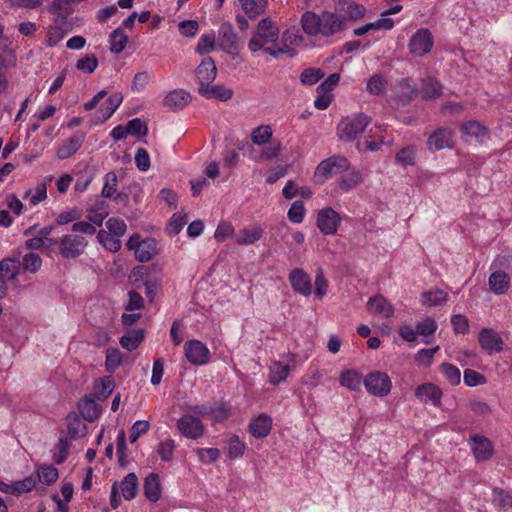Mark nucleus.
Wrapping results in <instances>:
<instances>
[{"label":"nucleus","mask_w":512,"mask_h":512,"mask_svg":"<svg viewBox=\"0 0 512 512\" xmlns=\"http://www.w3.org/2000/svg\"><path fill=\"white\" fill-rule=\"evenodd\" d=\"M98 67V60L94 55H86L76 63V68L87 74H91Z\"/></svg>","instance_id":"nucleus-59"},{"label":"nucleus","mask_w":512,"mask_h":512,"mask_svg":"<svg viewBox=\"0 0 512 512\" xmlns=\"http://www.w3.org/2000/svg\"><path fill=\"white\" fill-rule=\"evenodd\" d=\"M461 137L465 142H484L489 137L488 129L476 120L463 123L460 127Z\"/></svg>","instance_id":"nucleus-16"},{"label":"nucleus","mask_w":512,"mask_h":512,"mask_svg":"<svg viewBox=\"0 0 512 512\" xmlns=\"http://www.w3.org/2000/svg\"><path fill=\"white\" fill-rule=\"evenodd\" d=\"M440 370L451 385L456 386L460 384L461 372L458 367L450 363H443L440 366Z\"/></svg>","instance_id":"nucleus-53"},{"label":"nucleus","mask_w":512,"mask_h":512,"mask_svg":"<svg viewBox=\"0 0 512 512\" xmlns=\"http://www.w3.org/2000/svg\"><path fill=\"white\" fill-rule=\"evenodd\" d=\"M88 241L77 234L63 235L59 240V253L63 258H77L84 253Z\"/></svg>","instance_id":"nucleus-7"},{"label":"nucleus","mask_w":512,"mask_h":512,"mask_svg":"<svg viewBox=\"0 0 512 512\" xmlns=\"http://www.w3.org/2000/svg\"><path fill=\"white\" fill-rule=\"evenodd\" d=\"M245 450L246 444L237 435H232L225 440V453L230 460L242 457Z\"/></svg>","instance_id":"nucleus-31"},{"label":"nucleus","mask_w":512,"mask_h":512,"mask_svg":"<svg viewBox=\"0 0 512 512\" xmlns=\"http://www.w3.org/2000/svg\"><path fill=\"white\" fill-rule=\"evenodd\" d=\"M323 77L324 73L321 69L310 68L302 72L300 79L303 85H313Z\"/></svg>","instance_id":"nucleus-64"},{"label":"nucleus","mask_w":512,"mask_h":512,"mask_svg":"<svg viewBox=\"0 0 512 512\" xmlns=\"http://www.w3.org/2000/svg\"><path fill=\"white\" fill-rule=\"evenodd\" d=\"M447 296V293L440 289L427 291L422 294L423 303L430 306L442 305L446 302Z\"/></svg>","instance_id":"nucleus-46"},{"label":"nucleus","mask_w":512,"mask_h":512,"mask_svg":"<svg viewBox=\"0 0 512 512\" xmlns=\"http://www.w3.org/2000/svg\"><path fill=\"white\" fill-rule=\"evenodd\" d=\"M273 130L270 125H260L251 131V141L254 145L262 146L270 142Z\"/></svg>","instance_id":"nucleus-38"},{"label":"nucleus","mask_w":512,"mask_h":512,"mask_svg":"<svg viewBox=\"0 0 512 512\" xmlns=\"http://www.w3.org/2000/svg\"><path fill=\"white\" fill-rule=\"evenodd\" d=\"M122 100L123 97L120 93H114L109 96V98L100 106V116L93 120L94 124H101L108 120L120 106Z\"/></svg>","instance_id":"nucleus-22"},{"label":"nucleus","mask_w":512,"mask_h":512,"mask_svg":"<svg viewBox=\"0 0 512 512\" xmlns=\"http://www.w3.org/2000/svg\"><path fill=\"white\" fill-rule=\"evenodd\" d=\"M279 29L269 18L259 21L256 31L248 42V49L255 53L260 50L265 51V46L274 44L278 41Z\"/></svg>","instance_id":"nucleus-2"},{"label":"nucleus","mask_w":512,"mask_h":512,"mask_svg":"<svg viewBox=\"0 0 512 512\" xmlns=\"http://www.w3.org/2000/svg\"><path fill=\"white\" fill-rule=\"evenodd\" d=\"M433 37L428 29H419L409 41V50L411 54L417 57L429 53L433 47Z\"/></svg>","instance_id":"nucleus-11"},{"label":"nucleus","mask_w":512,"mask_h":512,"mask_svg":"<svg viewBox=\"0 0 512 512\" xmlns=\"http://www.w3.org/2000/svg\"><path fill=\"white\" fill-rule=\"evenodd\" d=\"M191 96L182 89L170 91L163 100V105L170 110H180L189 104Z\"/></svg>","instance_id":"nucleus-24"},{"label":"nucleus","mask_w":512,"mask_h":512,"mask_svg":"<svg viewBox=\"0 0 512 512\" xmlns=\"http://www.w3.org/2000/svg\"><path fill=\"white\" fill-rule=\"evenodd\" d=\"M272 428V419L267 414H260L249 424L250 433L256 438L266 437Z\"/></svg>","instance_id":"nucleus-27"},{"label":"nucleus","mask_w":512,"mask_h":512,"mask_svg":"<svg viewBox=\"0 0 512 512\" xmlns=\"http://www.w3.org/2000/svg\"><path fill=\"white\" fill-rule=\"evenodd\" d=\"M290 372L288 364H283L280 361L273 362L269 367V381L273 385H278L284 382Z\"/></svg>","instance_id":"nucleus-33"},{"label":"nucleus","mask_w":512,"mask_h":512,"mask_svg":"<svg viewBox=\"0 0 512 512\" xmlns=\"http://www.w3.org/2000/svg\"><path fill=\"white\" fill-rule=\"evenodd\" d=\"M127 247L134 252L139 262H148L158 254L157 242L153 238L140 239L137 234L132 235L127 241Z\"/></svg>","instance_id":"nucleus-5"},{"label":"nucleus","mask_w":512,"mask_h":512,"mask_svg":"<svg viewBox=\"0 0 512 512\" xmlns=\"http://www.w3.org/2000/svg\"><path fill=\"white\" fill-rule=\"evenodd\" d=\"M24 197L29 198L31 205H33V206L38 205L41 201H43L47 197L46 184L44 182H41L36 186L34 191H32L31 189L27 190L25 192Z\"/></svg>","instance_id":"nucleus-50"},{"label":"nucleus","mask_w":512,"mask_h":512,"mask_svg":"<svg viewBox=\"0 0 512 512\" xmlns=\"http://www.w3.org/2000/svg\"><path fill=\"white\" fill-rule=\"evenodd\" d=\"M336 10L338 13L325 11L320 15L312 11L305 12L301 17L304 32L311 36L328 37L342 31L348 19H361L366 12L363 5L347 0H340Z\"/></svg>","instance_id":"nucleus-1"},{"label":"nucleus","mask_w":512,"mask_h":512,"mask_svg":"<svg viewBox=\"0 0 512 512\" xmlns=\"http://www.w3.org/2000/svg\"><path fill=\"white\" fill-rule=\"evenodd\" d=\"M128 36L124 33L121 28L115 29L109 39L110 51L112 53H121L127 44Z\"/></svg>","instance_id":"nucleus-40"},{"label":"nucleus","mask_w":512,"mask_h":512,"mask_svg":"<svg viewBox=\"0 0 512 512\" xmlns=\"http://www.w3.org/2000/svg\"><path fill=\"white\" fill-rule=\"evenodd\" d=\"M328 281L324 276L323 270L318 268L315 276V296L322 299L327 294Z\"/></svg>","instance_id":"nucleus-62"},{"label":"nucleus","mask_w":512,"mask_h":512,"mask_svg":"<svg viewBox=\"0 0 512 512\" xmlns=\"http://www.w3.org/2000/svg\"><path fill=\"white\" fill-rule=\"evenodd\" d=\"M144 339V332L142 329L132 330L127 332L120 338L121 346L128 350H135Z\"/></svg>","instance_id":"nucleus-37"},{"label":"nucleus","mask_w":512,"mask_h":512,"mask_svg":"<svg viewBox=\"0 0 512 512\" xmlns=\"http://www.w3.org/2000/svg\"><path fill=\"white\" fill-rule=\"evenodd\" d=\"M367 310L373 315L381 318H390L394 314L393 305L382 295L370 297L367 302Z\"/></svg>","instance_id":"nucleus-19"},{"label":"nucleus","mask_w":512,"mask_h":512,"mask_svg":"<svg viewBox=\"0 0 512 512\" xmlns=\"http://www.w3.org/2000/svg\"><path fill=\"white\" fill-rule=\"evenodd\" d=\"M196 78L199 82V88L210 85L216 78L217 68L211 57H206L196 68Z\"/></svg>","instance_id":"nucleus-20"},{"label":"nucleus","mask_w":512,"mask_h":512,"mask_svg":"<svg viewBox=\"0 0 512 512\" xmlns=\"http://www.w3.org/2000/svg\"><path fill=\"white\" fill-rule=\"evenodd\" d=\"M175 447V441L172 439H166L165 441L161 442L157 447V453L161 460L165 462L171 461Z\"/></svg>","instance_id":"nucleus-57"},{"label":"nucleus","mask_w":512,"mask_h":512,"mask_svg":"<svg viewBox=\"0 0 512 512\" xmlns=\"http://www.w3.org/2000/svg\"><path fill=\"white\" fill-rule=\"evenodd\" d=\"M350 163L346 157L334 155L322 160L313 175L315 183L322 185L332 176L349 170Z\"/></svg>","instance_id":"nucleus-4"},{"label":"nucleus","mask_w":512,"mask_h":512,"mask_svg":"<svg viewBox=\"0 0 512 512\" xmlns=\"http://www.w3.org/2000/svg\"><path fill=\"white\" fill-rule=\"evenodd\" d=\"M215 48V35L214 33L203 34L196 46V52L200 55H205Z\"/></svg>","instance_id":"nucleus-52"},{"label":"nucleus","mask_w":512,"mask_h":512,"mask_svg":"<svg viewBox=\"0 0 512 512\" xmlns=\"http://www.w3.org/2000/svg\"><path fill=\"white\" fill-rule=\"evenodd\" d=\"M454 144V132L447 127H441L433 131L427 140V148L435 152L445 148H452Z\"/></svg>","instance_id":"nucleus-13"},{"label":"nucleus","mask_w":512,"mask_h":512,"mask_svg":"<svg viewBox=\"0 0 512 512\" xmlns=\"http://www.w3.org/2000/svg\"><path fill=\"white\" fill-rule=\"evenodd\" d=\"M20 262L16 259L6 258L0 261V277L5 281L13 280L19 273Z\"/></svg>","instance_id":"nucleus-39"},{"label":"nucleus","mask_w":512,"mask_h":512,"mask_svg":"<svg viewBox=\"0 0 512 512\" xmlns=\"http://www.w3.org/2000/svg\"><path fill=\"white\" fill-rule=\"evenodd\" d=\"M362 182V175L359 171L352 170L342 176L339 181V187L342 191L348 192Z\"/></svg>","instance_id":"nucleus-42"},{"label":"nucleus","mask_w":512,"mask_h":512,"mask_svg":"<svg viewBox=\"0 0 512 512\" xmlns=\"http://www.w3.org/2000/svg\"><path fill=\"white\" fill-rule=\"evenodd\" d=\"M478 341L488 355L500 353L503 350L504 342L499 333L493 329L483 328L479 333Z\"/></svg>","instance_id":"nucleus-14"},{"label":"nucleus","mask_w":512,"mask_h":512,"mask_svg":"<svg viewBox=\"0 0 512 512\" xmlns=\"http://www.w3.org/2000/svg\"><path fill=\"white\" fill-rule=\"evenodd\" d=\"M468 446L476 462L489 461L495 454L492 441L480 434L471 435L468 439Z\"/></svg>","instance_id":"nucleus-8"},{"label":"nucleus","mask_w":512,"mask_h":512,"mask_svg":"<svg viewBox=\"0 0 512 512\" xmlns=\"http://www.w3.org/2000/svg\"><path fill=\"white\" fill-rule=\"evenodd\" d=\"M198 92L207 99L215 98L222 102L230 100L233 96V90L221 84L205 85L203 88H198Z\"/></svg>","instance_id":"nucleus-26"},{"label":"nucleus","mask_w":512,"mask_h":512,"mask_svg":"<svg viewBox=\"0 0 512 512\" xmlns=\"http://www.w3.org/2000/svg\"><path fill=\"white\" fill-rule=\"evenodd\" d=\"M371 123V118L363 113H356L343 118L337 125V136L340 140L349 142L361 135Z\"/></svg>","instance_id":"nucleus-3"},{"label":"nucleus","mask_w":512,"mask_h":512,"mask_svg":"<svg viewBox=\"0 0 512 512\" xmlns=\"http://www.w3.org/2000/svg\"><path fill=\"white\" fill-rule=\"evenodd\" d=\"M422 93L425 98H436L442 93L441 84L432 77L423 80Z\"/></svg>","instance_id":"nucleus-45"},{"label":"nucleus","mask_w":512,"mask_h":512,"mask_svg":"<svg viewBox=\"0 0 512 512\" xmlns=\"http://www.w3.org/2000/svg\"><path fill=\"white\" fill-rule=\"evenodd\" d=\"M417 86L411 79H402L395 86V98L402 105L409 104L417 95Z\"/></svg>","instance_id":"nucleus-21"},{"label":"nucleus","mask_w":512,"mask_h":512,"mask_svg":"<svg viewBox=\"0 0 512 512\" xmlns=\"http://www.w3.org/2000/svg\"><path fill=\"white\" fill-rule=\"evenodd\" d=\"M363 384L368 393L378 397L387 396L392 388L390 377L382 371H373L367 374Z\"/></svg>","instance_id":"nucleus-6"},{"label":"nucleus","mask_w":512,"mask_h":512,"mask_svg":"<svg viewBox=\"0 0 512 512\" xmlns=\"http://www.w3.org/2000/svg\"><path fill=\"white\" fill-rule=\"evenodd\" d=\"M39 481L50 485L58 479V470L53 466H42L38 469Z\"/></svg>","instance_id":"nucleus-55"},{"label":"nucleus","mask_w":512,"mask_h":512,"mask_svg":"<svg viewBox=\"0 0 512 512\" xmlns=\"http://www.w3.org/2000/svg\"><path fill=\"white\" fill-rule=\"evenodd\" d=\"M289 282L293 290L303 296L312 293L311 277L301 268H295L289 273Z\"/></svg>","instance_id":"nucleus-18"},{"label":"nucleus","mask_w":512,"mask_h":512,"mask_svg":"<svg viewBox=\"0 0 512 512\" xmlns=\"http://www.w3.org/2000/svg\"><path fill=\"white\" fill-rule=\"evenodd\" d=\"M84 142V135L81 133L75 134L58 148L57 156L59 159H67L77 152Z\"/></svg>","instance_id":"nucleus-29"},{"label":"nucleus","mask_w":512,"mask_h":512,"mask_svg":"<svg viewBox=\"0 0 512 512\" xmlns=\"http://www.w3.org/2000/svg\"><path fill=\"white\" fill-rule=\"evenodd\" d=\"M488 284L494 294H505L510 287V275L504 271L495 270L490 274Z\"/></svg>","instance_id":"nucleus-23"},{"label":"nucleus","mask_w":512,"mask_h":512,"mask_svg":"<svg viewBox=\"0 0 512 512\" xmlns=\"http://www.w3.org/2000/svg\"><path fill=\"white\" fill-rule=\"evenodd\" d=\"M416 148L414 146H407L402 148L396 153L395 163L400 166H411L415 164Z\"/></svg>","instance_id":"nucleus-43"},{"label":"nucleus","mask_w":512,"mask_h":512,"mask_svg":"<svg viewBox=\"0 0 512 512\" xmlns=\"http://www.w3.org/2000/svg\"><path fill=\"white\" fill-rule=\"evenodd\" d=\"M418 335L430 336L437 330V323L431 317H426L416 324Z\"/></svg>","instance_id":"nucleus-63"},{"label":"nucleus","mask_w":512,"mask_h":512,"mask_svg":"<svg viewBox=\"0 0 512 512\" xmlns=\"http://www.w3.org/2000/svg\"><path fill=\"white\" fill-rule=\"evenodd\" d=\"M463 378L464 383L469 387H475L486 383L485 376L472 369H465Z\"/></svg>","instance_id":"nucleus-61"},{"label":"nucleus","mask_w":512,"mask_h":512,"mask_svg":"<svg viewBox=\"0 0 512 512\" xmlns=\"http://www.w3.org/2000/svg\"><path fill=\"white\" fill-rule=\"evenodd\" d=\"M184 354L187 361L193 365H205L210 361L208 347L199 340H189L184 344Z\"/></svg>","instance_id":"nucleus-10"},{"label":"nucleus","mask_w":512,"mask_h":512,"mask_svg":"<svg viewBox=\"0 0 512 512\" xmlns=\"http://www.w3.org/2000/svg\"><path fill=\"white\" fill-rule=\"evenodd\" d=\"M288 219L292 223H302L305 216V207L302 201H295L287 213Z\"/></svg>","instance_id":"nucleus-56"},{"label":"nucleus","mask_w":512,"mask_h":512,"mask_svg":"<svg viewBox=\"0 0 512 512\" xmlns=\"http://www.w3.org/2000/svg\"><path fill=\"white\" fill-rule=\"evenodd\" d=\"M341 386L351 390L359 391L364 379L362 375L355 370H347L341 373L339 377Z\"/></svg>","instance_id":"nucleus-32"},{"label":"nucleus","mask_w":512,"mask_h":512,"mask_svg":"<svg viewBox=\"0 0 512 512\" xmlns=\"http://www.w3.org/2000/svg\"><path fill=\"white\" fill-rule=\"evenodd\" d=\"M117 190V175L115 172L110 171L104 176V186L102 189V196L110 198L114 195Z\"/></svg>","instance_id":"nucleus-54"},{"label":"nucleus","mask_w":512,"mask_h":512,"mask_svg":"<svg viewBox=\"0 0 512 512\" xmlns=\"http://www.w3.org/2000/svg\"><path fill=\"white\" fill-rule=\"evenodd\" d=\"M218 42L223 51L235 54L240 50L238 36L231 23H222L218 30Z\"/></svg>","instance_id":"nucleus-12"},{"label":"nucleus","mask_w":512,"mask_h":512,"mask_svg":"<svg viewBox=\"0 0 512 512\" xmlns=\"http://www.w3.org/2000/svg\"><path fill=\"white\" fill-rule=\"evenodd\" d=\"M144 494L151 502H157L161 497L159 476L155 473L149 474L144 481Z\"/></svg>","instance_id":"nucleus-30"},{"label":"nucleus","mask_w":512,"mask_h":512,"mask_svg":"<svg viewBox=\"0 0 512 512\" xmlns=\"http://www.w3.org/2000/svg\"><path fill=\"white\" fill-rule=\"evenodd\" d=\"M263 229L259 226H248L239 230L235 242L241 246H248L258 242L263 236Z\"/></svg>","instance_id":"nucleus-25"},{"label":"nucleus","mask_w":512,"mask_h":512,"mask_svg":"<svg viewBox=\"0 0 512 512\" xmlns=\"http://www.w3.org/2000/svg\"><path fill=\"white\" fill-rule=\"evenodd\" d=\"M238 2L249 18L258 17L267 6V0H238Z\"/></svg>","instance_id":"nucleus-34"},{"label":"nucleus","mask_w":512,"mask_h":512,"mask_svg":"<svg viewBox=\"0 0 512 512\" xmlns=\"http://www.w3.org/2000/svg\"><path fill=\"white\" fill-rule=\"evenodd\" d=\"M98 242L108 251L110 252H118L121 247V240L119 237L112 235L106 230H99L97 233Z\"/></svg>","instance_id":"nucleus-36"},{"label":"nucleus","mask_w":512,"mask_h":512,"mask_svg":"<svg viewBox=\"0 0 512 512\" xmlns=\"http://www.w3.org/2000/svg\"><path fill=\"white\" fill-rule=\"evenodd\" d=\"M107 232L121 238L127 231V224L123 219L111 217L106 222Z\"/></svg>","instance_id":"nucleus-51"},{"label":"nucleus","mask_w":512,"mask_h":512,"mask_svg":"<svg viewBox=\"0 0 512 512\" xmlns=\"http://www.w3.org/2000/svg\"><path fill=\"white\" fill-rule=\"evenodd\" d=\"M129 135L132 136H146L148 133L147 124L140 118H134L126 124Z\"/></svg>","instance_id":"nucleus-60"},{"label":"nucleus","mask_w":512,"mask_h":512,"mask_svg":"<svg viewBox=\"0 0 512 512\" xmlns=\"http://www.w3.org/2000/svg\"><path fill=\"white\" fill-rule=\"evenodd\" d=\"M66 26V21L63 18H58L54 21L53 25H51L47 31L45 43L48 47L57 45L65 37L68 33Z\"/></svg>","instance_id":"nucleus-28"},{"label":"nucleus","mask_w":512,"mask_h":512,"mask_svg":"<svg viewBox=\"0 0 512 512\" xmlns=\"http://www.w3.org/2000/svg\"><path fill=\"white\" fill-rule=\"evenodd\" d=\"M87 427L85 423L76 415L68 418V434L70 439L75 440L86 435Z\"/></svg>","instance_id":"nucleus-41"},{"label":"nucleus","mask_w":512,"mask_h":512,"mask_svg":"<svg viewBox=\"0 0 512 512\" xmlns=\"http://www.w3.org/2000/svg\"><path fill=\"white\" fill-rule=\"evenodd\" d=\"M442 395V390L433 383L421 384L415 390V396L420 402L429 403L435 407L441 405Z\"/></svg>","instance_id":"nucleus-17"},{"label":"nucleus","mask_w":512,"mask_h":512,"mask_svg":"<svg viewBox=\"0 0 512 512\" xmlns=\"http://www.w3.org/2000/svg\"><path fill=\"white\" fill-rule=\"evenodd\" d=\"M195 453L199 461L205 465L214 463L220 457V450L218 448H197Z\"/></svg>","instance_id":"nucleus-49"},{"label":"nucleus","mask_w":512,"mask_h":512,"mask_svg":"<svg viewBox=\"0 0 512 512\" xmlns=\"http://www.w3.org/2000/svg\"><path fill=\"white\" fill-rule=\"evenodd\" d=\"M21 265L25 271L36 273L42 266V259L36 253H27L23 256Z\"/></svg>","instance_id":"nucleus-48"},{"label":"nucleus","mask_w":512,"mask_h":512,"mask_svg":"<svg viewBox=\"0 0 512 512\" xmlns=\"http://www.w3.org/2000/svg\"><path fill=\"white\" fill-rule=\"evenodd\" d=\"M138 487V478L135 473L127 474L120 482V490L122 496L126 500H132L135 498Z\"/></svg>","instance_id":"nucleus-35"},{"label":"nucleus","mask_w":512,"mask_h":512,"mask_svg":"<svg viewBox=\"0 0 512 512\" xmlns=\"http://www.w3.org/2000/svg\"><path fill=\"white\" fill-rule=\"evenodd\" d=\"M180 433L189 439H198L204 434V425L201 420L192 415H184L177 421Z\"/></svg>","instance_id":"nucleus-15"},{"label":"nucleus","mask_w":512,"mask_h":512,"mask_svg":"<svg viewBox=\"0 0 512 512\" xmlns=\"http://www.w3.org/2000/svg\"><path fill=\"white\" fill-rule=\"evenodd\" d=\"M70 443L68 439L61 438L54 448L53 458L57 464L63 463L68 457Z\"/></svg>","instance_id":"nucleus-58"},{"label":"nucleus","mask_w":512,"mask_h":512,"mask_svg":"<svg viewBox=\"0 0 512 512\" xmlns=\"http://www.w3.org/2000/svg\"><path fill=\"white\" fill-rule=\"evenodd\" d=\"M341 216L331 207H325L318 211L316 216V225L324 235H334L340 224Z\"/></svg>","instance_id":"nucleus-9"},{"label":"nucleus","mask_w":512,"mask_h":512,"mask_svg":"<svg viewBox=\"0 0 512 512\" xmlns=\"http://www.w3.org/2000/svg\"><path fill=\"white\" fill-rule=\"evenodd\" d=\"M79 409L82 417L89 422H93L100 416V409L93 400H84Z\"/></svg>","instance_id":"nucleus-44"},{"label":"nucleus","mask_w":512,"mask_h":512,"mask_svg":"<svg viewBox=\"0 0 512 512\" xmlns=\"http://www.w3.org/2000/svg\"><path fill=\"white\" fill-rule=\"evenodd\" d=\"M386 85L387 82L383 76L375 74L367 81L366 89L372 95H381L385 92Z\"/></svg>","instance_id":"nucleus-47"}]
</instances>
